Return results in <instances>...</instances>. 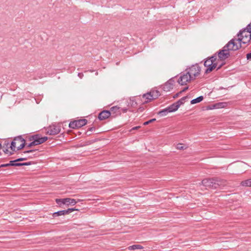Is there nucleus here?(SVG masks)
<instances>
[{
  "instance_id": "nucleus-6",
  "label": "nucleus",
  "mask_w": 251,
  "mask_h": 251,
  "mask_svg": "<svg viewBox=\"0 0 251 251\" xmlns=\"http://www.w3.org/2000/svg\"><path fill=\"white\" fill-rule=\"evenodd\" d=\"M48 139V137H42L40 134H34L28 138L29 141L34 140L36 145H39L45 142Z\"/></svg>"
},
{
  "instance_id": "nucleus-14",
  "label": "nucleus",
  "mask_w": 251,
  "mask_h": 251,
  "mask_svg": "<svg viewBox=\"0 0 251 251\" xmlns=\"http://www.w3.org/2000/svg\"><path fill=\"white\" fill-rule=\"evenodd\" d=\"M226 105V103L225 102H218L212 104L211 105H209L207 107L208 109H218L220 108L225 107Z\"/></svg>"
},
{
  "instance_id": "nucleus-29",
  "label": "nucleus",
  "mask_w": 251,
  "mask_h": 251,
  "mask_svg": "<svg viewBox=\"0 0 251 251\" xmlns=\"http://www.w3.org/2000/svg\"><path fill=\"white\" fill-rule=\"evenodd\" d=\"M212 62L209 58H206L204 61L203 65L205 67H208L210 65H212Z\"/></svg>"
},
{
  "instance_id": "nucleus-15",
  "label": "nucleus",
  "mask_w": 251,
  "mask_h": 251,
  "mask_svg": "<svg viewBox=\"0 0 251 251\" xmlns=\"http://www.w3.org/2000/svg\"><path fill=\"white\" fill-rule=\"evenodd\" d=\"M142 99L144 100L143 103H147L153 100L152 98L151 97V93L150 92H148L146 94H143L142 95Z\"/></svg>"
},
{
  "instance_id": "nucleus-35",
  "label": "nucleus",
  "mask_w": 251,
  "mask_h": 251,
  "mask_svg": "<svg viewBox=\"0 0 251 251\" xmlns=\"http://www.w3.org/2000/svg\"><path fill=\"white\" fill-rule=\"evenodd\" d=\"M13 166L19 167V166H23V163H19L18 162L13 163Z\"/></svg>"
},
{
  "instance_id": "nucleus-23",
  "label": "nucleus",
  "mask_w": 251,
  "mask_h": 251,
  "mask_svg": "<svg viewBox=\"0 0 251 251\" xmlns=\"http://www.w3.org/2000/svg\"><path fill=\"white\" fill-rule=\"evenodd\" d=\"M241 185L243 186L251 187V178L242 181L241 183Z\"/></svg>"
},
{
  "instance_id": "nucleus-2",
  "label": "nucleus",
  "mask_w": 251,
  "mask_h": 251,
  "mask_svg": "<svg viewBox=\"0 0 251 251\" xmlns=\"http://www.w3.org/2000/svg\"><path fill=\"white\" fill-rule=\"evenodd\" d=\"M235 46V39L234 38L230 40L222 50L217 52L219 58L221 61L225 60L228 58L230 52L233 51L234 47Z\"/></svg>"
},
{
  "instance_id": "nucleus-47",
  "label": "nucleus",
  "mask_w": 251,
  "mask_h": 251,
  "mask_svg": "<svg viewBox=\"0 0 251 251\" xmlns=\"http://www.w3.org/2000/svg\"><path fill=\"white\" fill-rule=\"evenodd\" d=\"M140 127V126H135L134 127H133L131 130H136V129H138V128H139Z\"/></svg>"
},
{
  "instance_id": "nucleus-55",
  "label": "nucleus",
  "mask_w": 251,
  "mask_h": 251,
  "mask_svg": "<svg viewBox=\"0 0 251 251\" xmlns=\"http://www.w3.org/2000/svg\"><path fill=\"white\" fill-rule=\"evenodd\" d=\"M2 168V167L1 166V165H0V168Z\"/></svg>"
},
{
  "instance_id": "nucleus-18",
  "label": "nucleus",
  "mask_w": 251,
  "mask_h": 251,
  "mask_svg": "<svg viewBox=\"0 0 251 251\" xmlns=\"http://www.w3.org/2000/svg\"><path fill=\"white\" fill-rule=\"evenodd\" d=\"M150 93H151V95L152 98V100H155L158 98L161 95L160 92L157 90H151L150 92Z\"/></svg>"
},
{
  "instance_id": "nucleus-51",
  "label": "nucleus",
  "mask_w": 251,
  "mask_h": 251,
  "mask_svg": "<svg viewBox=\"0 0 251 251\" xmlns=\"http://www.w3.org/2000/svg\"><path fill=\"white\" fill-rule=\"evenodd\" d=\"M13 154V152H9V155H12Z\"/></svg>"
},
{
  "instance_id": "nucleus-11",
  "label": "nucleus",
  "mask_w": 251,
  "mask_h": 251,
  "mask_svg": "<svg viewBox=\"0 0 251 251\" xmlns=\"http://www.w3.org/2000/svg\"><path fill=\"white\" fill-rule=\"evenodd\" d=\"M214 181L215 182V184H216L215 185V189L217 188H222L226 184V180L221 179L218 177H214Z\"/></svg>"
},
{
  "instance_id": "nucleus-16",
  "label": "nucleus",
  "mask_w": 251,
  "mask_h": 251,
  "mask_svg": "<svg viewBox=\"0 0 251 251\" xmlns=\"http://www.w3.org/2000/svg\"><path fill=\"white\" fill-rule=\"evenodd\" d=\"M218 66V63H212V65L208 66L205 70V74H208L212 72Z\"/></svg>"
},
{
  "instance_id": "nucleus-1",
  "label": "nucleus",
  "mask_w": 251,
  "mask_h": 251,
  "mask_svg": "<svg viewBox=\"0 0 251 251\" xmlns=\"http://www.w3.org/2000/svg\"><path fill=\"white\" fill-rule=\"evenodd\" d=\"M251 23L249 24L246 27L241 29L236 34L238 38L237 40L239 43V46L236 44V50L241 47V44L249 45L251 42Z\"/></svg>"
},
{
  "instance_id": "nucleus-31",
  "label": "nucleus",
  "mask_w": 251,
  "mask_h": 251,
  "mask_svg": "<svg viewBox=\"0 0 251 251\" xmlns=\"http://www.w3.org/2000/svg\"><path fill=\"white\" fill-rule=\"evenodd\" d=\"M187 147H184L182 144H178L176 146V149L179 150H184L186 149Z\"/></svg>"
},
{
  "instance_id": "nucleus-43",
  "label": "nucleus",
  "mask_w": 251,
  "mask_h": 251,
  "mask_svg": "<svg viewBox=\"0 0 251 251\" xmlns=\"http://www.w3.org/2000/svg\"><path fill=\"white\" fill-rule=\"evenodd\" d=\"M188 89V86L186 87L182 90L180 91V93H182V92L186 91Z\"/></svg>"
},
{
  "instance_id": "nucleus-45",
  "label": "nucleus",
  "mask_w": 251,
  "mask_h": 251,
  "mask_svg": "<svg viewBox=\"0 0 251 251\" xmlns=\"http://www.w3.org/2000/svg\"><path fill=\"white\" fill-rule=\"evenodd\" d=\"M181 93H180V92L176 94L174 96H173V98L174 99L177 98V97H178V96L179 95V94H180Z\"/></svg>"
},
{
  "instance_id": "nucleus-12",
  "label": "nucleus",
  "mask_w": 251,
  "mask_h": 251,
  "mask_svg": "<svg viewBox=\"0 0 251 251\" xmlns=\"http://www.w3.org/2000/svg\"><path fill=\"white\" fill-rule=\"evenodd\" d=\"M111 115L109 110H103L99 114L98 119L100 121L104 120L111 117Z\"/></svg>"
},
{
  "instance_id": "nucleus-33",
  "label": "nucleus",
  "mask_w": 251,
  "mask_h": 251,
  "mask_svg": "<svg viewBox=\"0 0 251 251\" xmlns=\"http://www.w3.org/2000/svg\"><path fill=\"white\" fill-rule=\"evenodd\" d=\"M156 121V119L155 118H153V119H151L147 122H145L144 123L143 125L146 126V125H148V124L151 123H152L154 121Z\"/></svg>"
},
{
  "instance_id": "nucleus-22",
  "label": "nucleus",
  "mask_w": 251,
  "mask_h": 251,
  "mask_svg": "<svg viewBox=\"0 0 251 251\" xmlns=\"http://www.w3.org/2000/svg\"><path fill=\"white\" fill-rule=\"evenodd\" d=\"M203 100V97L202 96H201L195 99L191 100L190 103L191 104H196V103L200 102Z\"/></svg>"
},
{
  "instance_id": "nucleus-9",
  "label": "nucleus",
  "mask_w": 251,
  "mask_h": 251,
  "mask_svg": "<svg viewBox=\"0 0 251 251\" xmlns=\"http://www.w3.org/2000/svg\"><path fill=\"white\" fill-rule=\"evenodd\" d=\"M201 183L206 187L215 189L216 184L214 177L204 179L202 180Z\"/></svg>"
},
{
  "instance_id": "nucleus-49",
  "label": "nucleus",
  "mask_w": 251,
  "mask_h": 251,
  "mask_svg": "<svg viewBox=\"0 0 251 251\" xmlns=\"http://www.w3.org/2000/svg\"><path fill=\"white\" fill-rule=\"evenodd\" d=\"M144 110V108L143 107H140L138 108V111L142 112Z\"/></svg>"
},
{
  "instance_id": "nucleus-28",
  "label": "nucleus",
  "mask_w": 251,
  "mask_h": 251,
  "mask_svg": "<svg viewBox=\"0 0 251 251\" xmlns=\"http://www.w3.org/2000/svg\"><path fill=\"white\" fill-rule=\"evenodd\" d=\"M15 162L14 160H11L9 162V163L6 164H2L1 165V166L2 167H7L9 166H13V163Z\"/></svg>"
},
{
  "instance_id": "nucleus-8",
  "label": "nucleus",
  "mask_w": 251,
  "mask_h": 251,
  "mask_svg": "<svg viewBox=\"0 0 251 251\" xmlns=\"http://www.w3.org/2000/svg\"><path fill=\"white\" fill-rule=\"evenodd\" d=\"M61 131V126L59 124L52 125L48 127L47 134L54 135L58 134Z\"/></svg>"
},
{
  "instance_id": "nucleus-56",
  "label": "nucleus",
  "mask_w": 251,
  "mask_h": 251,
  "mask_svg": "<svg viewBox=\"0 0 251 251\" xmlns=\"http://www.w3.org/2000/svg\"><path fill=\"white\" fill-rule=\"evenodd\" d=\"M1 155V153L0 152V155Z\"/></svg>"
},
{
  "instance_id": "nucleus-27",
  "label": "nucleus",
  "mask_w": 251,
  "mask_h": 251,
  "mask_svg": "<svg viewBox=\"0 0 251 251\" xmlns=\"http://www.w3.org/2000/svg\"><path fill=\"white\" fill-rule=\"evenodd\" d=\"M95 129H96V127L95 126H92V127L89 128L88 129V130H87V131L86 132V134H87V135H88V136L90 135L91 134V132L95 131Z\"/></svg>"
},
{
  "instance_id": "nucleus-37",
  "label": "nucleus",
  "mask_w": 251,
  "mask_h": 251,
  "mask_svg": "<svg viewBox=\"0 0 251 251\" xmlns=\"http://www.w3.org/2000/svg\"><path fill=\"white\" fill-rule=\"evenodd\" d=\"M9 145V142L6 141H5L4 142V143L3 144L2 148H8Z\"/></svg>"
},
{
  "instance_id": "nucleus-5",
  "label": "nucleus",
  "mask_w": 251,
  "mask_h": 251,
  "mask_svg": "<svg viewBox=\"0 0 251 251\" xmlns=\"http://www.w3.org/2000/svg\"><path fill=\"white\" fill-rule=\"evenodd\" d=\"M192 80H194L192 77H190L189 74H187V71L185 70L183 73L180 74V76L177 80V82L180 85H184Z\"/></svg>"
},
{
  "instance_id": "nucleus-21",
  "label": "nucleus",
  "mask_w": 251,
  "mask_h": 251,
  "mask_svg": "<svg viewBox=\"0 0 251 251\" xmlns=\"http://www.w3.org/2000/svg\"><path fill=\"white\" fill-rule=\"evenodd\" d=\"M173 87L172 86L167 82H166L164 85H162V89L164 91L168 92L172 89Z\"/></svg>"
},
{
  "instance_id": "nucleus-34",
  "label": "nucleus",
  "mask_w": 251,
  "mask_h": 251,
  "mask_svg": "<svg viewBox=\"0 0 251 251\" xmlns=\"http://www.w3.org/2000/svg\"><path fill=\"white\" fill-rule=\"evenodd\" d=\"M168 84L171 85L172 87L174 86V83H175V80H174V78H172L170 79L167 82Z\"/></svg>"
},
{
  "instance_id": "nucleus-32",
  "label": "nucleus",
  "mask_w": 251,
  "mask_h": 251,
  "mask_svg": "<svg viewBox=\"0 0 251 251\" xmlns=\"http://www.w3.org/2000/svg\"><path fill=\"white\" fill-rule=\"evenodd\" d=\"M32 141L31 142H30V143L28 144H26V147L27 148H31L33 146H37L35 144V143L34 142V140H32Z\"/></svg>"
},
{
  "instance_id": "nucleus-13",
  "label": "nucleus",
  "mask_w": 251,
  "mask_h": 251,
  "mask_svg": "<svg viewBox=\"0 0 251 251\" xmlns=\"http://www.w3.org/2000/svg\"><path fill=\"white\" fill-rule=\"evenodd\" d=\"M14 140L19 141V142L21 143L20 145L17 148V151L21 150L26 146L25 140L23 138L22 136L20 135L15 137L14 138Z\"/></svg>"
},
{
  "instance_id": "nucleus-30",
  "label": "nucleus",
  "mask_w": 251,
  "mask_h": 251,
  "mask_svg": "<svg viewBox=\"0 0 251 251\" xmlns=\"http://www.w3.org/2000/svg\"><path fill=\"white\" fill-rule=\"evenodd\" d=\"M208 58H209L210 60H211L212 63H217L216 62V60L217 59L216 54H215L213 55L212 56L208 57Z\"/></svg>"
},
{
  "instance_id": "nucleus-17",
  "label": "nucleus",
  "mask_w": 251,
  "mask_h": 251,
  "mask_svg": "<svg viewBox=\"0 0 251 251\" xmlns=\"http://www.w3.org/2000/svg\"><path fill=\"white\" fill-rule=\"evenodd\" d=\"M67 214H68V213H67V210H60V211L54 212L52 214V216H53V217L55 218L57 216L65 215H67Z\"/></svg>"
},
{
  "instance_id": "nucleus-42",
  "label": "nucleus",
  "mask_w": 251,
  "mask_h": 251,
  "mask_svg": "<svg viewBox=\"0 0 251 251\" xmlns=\"http://www.w3.org/2000/svg\"><path fill=\"white\" fill-rule=\"evenodd\" d=\"M131 104L133 106H134L137 104V102L134 100H131Z\"/></svg>"
},
{
  "instance_id": "nucleus-19",
  "label": "nucleus",
  "mask_w": 251,
  "mask_h": 251,
  "mask_svg": "<svg viewBox=\"0 0 251 251\" xmlns=\"http://www.w3.org/2000/svg\"><path fill=\"white\" fill-rule=\"evenodd\" d=\"M178 105L175 102L173 103L170 106L168 107V109L170 110V112H173L176 111L178 109Z\"/></svg>"
},
{
  "instance_id": "nucleus-20",
  "label": "nucleus",
  "mask_w": 251,
  "mask_h": 251,
  "mask_svg": "<svg viewBox=\"0 0 251 251\" xmlns=\"http://www.w3.org/2000/svg\"><path fill=\"white\" fill-rule=\"evenodd\" d=\"M169 113H170V111L167 107V108L159 111L158 112V114L160 116H164L167 115Z\"/></svg>"
},
{
  "instance_id": "nucleus-3",
  "label": "nucleus",
  "mask_w": 251,
  "mask_h": 251,
  "mask_svg": "<svg viewBox=\"0 0 251 251\" xmlns=\"http://www.w3.org/2000/svg\"><path fill=\"white\" fill-rule=\"evenodd\" d=\"M186 71H187V74H189L190 77H192V79L195 80L196 77L200 74L201 68L199 66L198 63H196L187 68Z\"/></svg>"
},
{
  "instance_id": "nucleus-40",
  "label": "nucleus",
  "mask_w": 251,
  "mask_h": 251,
  "mask_svg": "<svg viewBox=\"0 0 251 251\" xmlns=\"http://www.w3.org/2000/svg\"><path fill=\"white\" fill-rule=\"evenodd\" d=\"M67 210V213H68V214H70V213L74 211V208H68Z\"/></svg>"
},
{
  "instance_id": "nucleus-53",
  "label": "nucleus",
  "mask_w": 251,
  "mask_h": 251,
  "mask_svg": "<svg viewBox=\"0 0 251 251\" xmlns=\"http://www.w3.org/2000/svg\"><path fill=\"white\" fill-rule=\"evenodd\" d=\"M2 148L1 144L0 143V149Z\"/></svg>"
},
{
  "instance_id": "nucleus-10",
  "label": "nucleus",
  "mask_w": 251,
  "mask_h": 251,
  "mask_svg": "<svg viewBox=\"0 0 251 251\" xmlns=\"http://www.w3.org/2000/svg\"><path fill=\"white\" fill-rule=\"evenodd\" d=\"M110 113H111V118H115L121 115V107L118 106H114L110 108Z\"/></svg>"
},
{
  "instance_id": "nucleus-25",
  "label": "nucleus",
  "mask_w": 251,
  "mask_h": 251,
  "mask_svg": "<svg viewBox=\"0 0 251 251\" xmlns=\"http://www.w3.org/2000/svg\"><path fill=\"white\" fill-rule=\"evenodd\" d=\"M143 247L140 245H134L128 247V249L129 250H134L136 249H142Z\"/></svg>"
},
{
  "instance_id": "nucleus-48",
  "label": "nucleus",
  "mask_w": 251,
  "mask_h": 251,
  "mask_svg": "<svg viewBox=\"0 0 251 251\" xmlns=\"http://www.w3.org/2000/svg\"><path fill=\"white\" fill-rule=\"evenodd\" d=\"M223 66V64H221V65H220L217 68V70H218L219 69H220L221 68V67H222Z\"/></svg>"
},
{
  "instance_id": "nucleus-54",
  "label": "nucleus",
  "mask_w": 251,
  "mask_h": 251,
  "mask_svg": "<svg viewBox=\"0 0 251 251\" xmlns=\"http://www.w3.org/2000/svg\"><path fill=\"white\" fill-rule=\"evenodd\" d=\"M20 143V142H17V144H18V143Z\"/></svg>"
},
{
  "instance_id": "nucleus-39",
  "label": "nucleus",
  "mask_w": 251,
  "mask_h": 251,
  "mask_svg": "<svg viewBox=\"0 0 251 251\" xmlns=\"http://www.w3.org/2000/svg\"><path fill=\"white\" fill-rule=\"evenodd\" d=\"M37 151V150H27V151H25L24 152V153H31V152L35 151Z\"/></svg>"
},
{
  "instance_id": "nucleus-38",
  "label": "nucleus",
  "mask_w": 251,
  "mask_h": 251,
  "mask_svg": "<svg viewBox=\"0 0 251 251\" xmlns=\"http://www.w3.org/2000/svg\"><path fill=\"white\" fill-rule=\"evenodd\" d=\"M33 164L31 161L23 163V166H29Z\"/></svg>"
},
{
  "instance_id": "nucleus-44",
  "label": "nucleus",
  "mask_w": 251,
  "mask_h": 251,
  "mask_svg": "<svg viewBox=\"0 0 251 251\" xmlns=\"http://www.w3.org/2000/svg\"><path fill=\"white\" fill-rule=\"evenodd\" d=\"M78 76L79 78H82L83 76V74L82 73H79L78 74Z\"/></svg>"
},
{
  "instance_id": "nucleus-41",
  "label": "nucleus",
  "mask_w": 251,
  "mask_h": 251,
  "mask_svg": "<svg viewBox=\"0 0 251 251\" xmlns=\"http://www.w3.org/2000/svg\"><path fill=\"white\" fill-rule=\"evenodd\" d=\"M127 111V108H126V107H125V108H121V113L123 112V113H126Z\"/></svg>"
},
{
  "instance_id": "nucleus-46",
  "label": "nucleus",
  "mask_w": 251,
  "mask_h": 251,
  "mask_svg": "<svg viewBox=\"0 0 251 251\" xmlns=\"http://www.w3.org/2000/svg\"><path fill=\"white\" fill-rule=\"evenodd\" d=\"M5 149H3V151L5 153H8L9 152V151L8 150V148H4Z\"/></svg>"
},
{
  "instance_id": "nucleus-7",
  "label": "nucleus",
  "mask_w": 251,
  "mask_h": 251,
  "mask_svg": "<svg viewBox=\"0 0 251 251\" xmlns=\"http://www.w3.org/2000/svg\"><path fill=\"white\" fill-rule=\"evenodd\" d=\"M87 123V120L85 119L75 120L70 123L69 127L73 129L78 128L86 125Z\"/></svg>"
},
{
  "instance_id": "nucleus-26",
  "label": "nucleus",
  "mask_w": 251,
  "mask_h": 251,
  "mask_svg": "<svg viewBox=\"0 0 251 251\" xmlns=\"http://www.w3.org/2000/svg\"><path fill=\"white\" fill-rule=\"evenodd\" d=\"M187 98V96H185L182 97L181 99L177 100L176 102L177 105H178V107H179V106L183 104L184 103V100Z\"/></svg>"
},
{
  "instance_id": "nucleus-52",
  "label": "nucleus",
  "mask_w": 251,
  "mask_h": 251,
  "mask_svg": "<svg viewBox=\"0 0 251 251\" xmlns=\"http://www.w3.org/2000/svg\"><path fill=\"white\" fill-rule=\"evenodd\" d=\"M81 200H79V199H78L76 201H77V202H79V201H80Z\"/></svg>"
},
{
  "instance_id": "nucleus-4",
  "label": "nucleus",
  "mask_w": 251,
  "mask_h": 251,
  "mask_svg": "<svg viewBox=\"0 0 251 251\" xmlns=\"http://www.w3.org/2000/svg\"><path fill=\"white\" fill-rule=\"evenodd\" d=\"M56 203L59 205L60 207L63 208V205H66L67 206L70 205L74 206L77 203L76 200L69 198L64 199H56Z\"/></svg>"
},
{
  "instance_id": "nucleus-50",
  "label": "nucleus",
  "mask_w": 251,
  "mask_h": 251,
  "mask_svg": "<svg viewBox=\"0 0 251 251\" xmlns=\"http://www.w3.org/2000/svg\"><path fill=\"white\" fill-rule=\"evenodd\" d=\"M74 211H79V209L77 208H76L75 207L74 208Z\"/></svg>"
},
{
  "instance_id": "nucleus-24",
  "label": "nucleus",
  "mask_w": 251,
  "mask_h": 251,
  "mask_svg": "<svg viewBox=\"0 0 251 251\" xmlns=\"http://www.w3.org/2000/svg\"><path fill=\"white\" fill-rule=\"evenodd\" d=\"M17 142H19V141L14 140V139L13 140L11 143L10 148L11 149V150L12 151H17V150H16V145Z\"/></svg>"
},
{
  "instance_id": "nucleus-36",
  "label": "nucleus",
  "mask_w": 251,
  "mask_h": 251,
  "mask_svg": "<svg viewBox=\"0 0 251 251\" xmlns=\"http://www.w3.org/2000/svg\"><path fill=\"white\" fill-rule=\"evenodd\" d=\"M26 160V158H19L16 160H14V161H15V162H17L25 161Z\"/></svg>"
}]
</instances>
